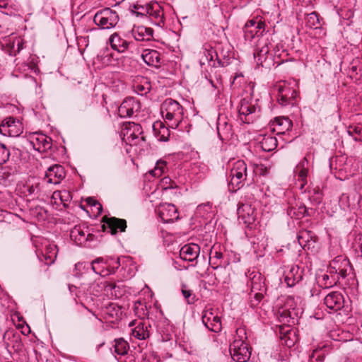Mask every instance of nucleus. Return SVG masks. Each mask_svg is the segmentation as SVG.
<instances>
[{
    "instance_id": "nucleus-1",
    "label": "nucleus",
    "mask_w": 362,
    "mask_h": 362,
    "mask_svg": "<svg viewBox=\"0 0 362 362\" xmlns=\"http://www.w3.org/2000/svg\"><path fill=\"white\" fill-rule=\"evenodd\" d=\"M160 113L168 126L174 129L178 127L184 118V108L172 98H167L162 103Z\"/></svg>"
},
{
    "instance_id": "nucleus-2",
    "label": "nucleus",
    "mask_w": 362,
    "mask_h": 362,
    "mask_svg": "<svg viewBox=\"0 0 362 362\" xmlns=\"http://www.w3.org/2000/svg\"><path fill=\"white\" fill-rule=\"evenodd\" d=\"M233 341L230 345V354L236 362H247L251 353L246 343L247 339L246 329L244 327L237 328Z\"/></svg>"
},
{
    "instance_id": "nucleus-3",
    "label": "nucleus",
    "mask_w": 362,
    "mask_h": 362,
    "mask_svg": "<svg viewBox=\"0 0 362 362\" xmlns=\"http://www.w3.org/2000/svg\"><path fill=\"white\" fill-rule=\"evenodd\" d=\"M248 176L247 168L245 162L238 160L233 164L230 172V180L228 184L229 191L235 192L240 189Z\"/></svg>"
},
{
    "instance_id": "nucleus-4",
    "label": "nucleus",
    "mask_w": 362,
    "mask_h": 362,
    "mask_svg": "<svg viewBox=\"0 0 362 362\" xmlns=\"http://www.w3.org/2000/svg\"><path fill=\"white\" fill-rule=\"evenodd\" d=\"M269 45H271V42L269 37H262L258 39L254 52V58L257 66L269 68L272 64Z\"/></svg>"
},
{
    "instance_id": "nucleus-5",
    "label": "nucleus",
    "mask_w": 362,
    "mask_h": 362,
    "mask_svg": "<svg viewBox=\"0 0 362 362\" xmlns=\"http://www.w3.org/2000/svg\"><path fill=\"white\" fill-rule=\"evenodd\" d=\"M121 134L123 136L122 139L130 146L141 145L145 141V137L142 135V127L137 123L124 124Z\"/></svg>"
},
{
    "instance_id": "nucleus-6",
    "label": "nucleus",
    "mask_w": 362,
    "mask_h": 362,
    "mask_svg": "<svg viewBox=\"0 0 362 362\" xmlns=\"http://www.w3.org/2000/svg\"><path fill=\"white\" fill-rule=\"evenodd\" d=\"M274 90L277 91V100L281 105L293 106L296 103L297 91L291 83L286 81L278 83L275 85Z\"/></svg>"
},
{
    "instance_id": "nucleus-7",
    "label": "nucleus",
    "mask_w": 362,
    "mask_h": 362,
    "mask_svg": "<svg viewBox=\"0 0 362 362\" xmlns=\"http://www.w3.org/2000/svg\"><path fill=\"white\" fill-rule=\"evenodd\" d=\"M120 266L119 259L110 258L105 260L103 257H98L92 261L90 267L92 270L101 276H106L114 274Z\"/></svg>"
},
{
    "instance_id": "nucleus-8",
    "label": "nucleus",
    "mask_w": 362,
    "mask_h": 362,
    "mask_svg": "<svg viewBox=\"0 0 362 362\" xmlns=\"http://www.w3.org/2000/svg\"><path fill=\"white\" fill-rule=\"evenodd\" d=\"M93 21L101 29H111L118 23L119 16L111 8H105L95 14Z\"/></svg>"
},
{
    "instance_id": "nucleus-9",
    "label": "nucleus",
    "mask_w": 362,
    "mask_h": 362,
    "mask_svg": "<svg viewBox=\"0 0 362 362\" xmlns=\"http://www.w3.org/2000/svg\"><path fill=\"white\" fill-rule=\"evenodd\" d=\"M259 108L252 100L247 98L241 100L238 106L240 119L247 124L252 123L258 117Z\"/></svg>"
},
{
    "instance_id": "nucleus-10",
    "label": "nucleus",
    "mask_w": 362,
    "mask_h": 362,
    "mask_svg": "<svg viewBox=\"0 0 362 362\" xmlns=\"http://www.w3.org/2000/svg\"><path fill=\"white\" fill-rule=\"evenodd\" d=\"M23 132L21 122L13 117L5 118L0 124V134L6 136L17 137Z\"/></svg>"
},
{
    "instance_id": "nucleus-11",
    "label": "nucleus",
    "mask_w": 362,
    "mask_h": 362,
    "mask_svg": "<svg viewBox=\"0 0 362 362\" xmlns=\"http://www.w3.org/2000/svg\"><path fill=\"white\" fill-rule=\"evenodd\" d=\"M265 30V23L261 20H249L244 27L245 38L246 40H252L255 37L259 39L262 37H269L267 34L263 35Z\"/></svg>"
},
{
    "instance_id": "nucleus-12",
    "label": "nucleus",
    "mask_w": 362,
    "mask_h": 362,
    "mask_svg": "<svg viewBox=\"0 0 362 362\" xmlns=\"http://www.w3.org/2000/svg\"><path fill=\"white\" fill-rule=\"evenodd\" d=\"M202 320L204 326L210 331L219 332L222 325L220 317L216 310L211 307H206L202 313Z\"/></svg>"
},
{
    "instance_id": "nucleus-13",
    "label": "nucleus",
    "mask_w": 362,
    "mask_h": 362,
    "mask_svg": "<svg viewBox=\"0 0 362 362\" xmlns=\"http://www.w3.org/2000/svg\"><path fill=\"white\" fill-rule=\"evenodd\" d=\"M156 212L163 223H171L179 218L177 209L173 204L161 203L156 207Z\"/></svg>"
},
{
    "instance_id": "nucleus-14",
    "label": "nucleus",
    "mask_w": 362,
    "mask_h": 362,
    "mask_svg": "<svg viewBox=\"0 0 362 362\" xmlns=\"http://www.w3.org/2000/svg\"><path fill=\"white\" fill-rule=\"evenodd\" d=\"M141 103L132 97L125 98L118 107V115L121 117H132L139 112Z\"/></svg>"
},
{
    "instance_id": "nucleus-15",
    "label": "nucleus",
    "mask_w": 362,
    "mask_h": 362,
    "mask_svg": "<svg viewBox=\"0 0 362 362\" xmlns=\"http://www.w3.org/2000/svg\"><path fill=\"white\" fill-rule=\"evenodd\" d=\"M349 269L350 262L349 259L342 256H337L330 262L328 272L329 274H338L339 279H344L348 275Z\"/></svg>"
},
{
    "instance_id": "nucleus-16",
    "label": "nucleus",
    "mask_w": 362,
    "mask_h": 362,
    "mask_svg": "<svg viewBox=\"0 0 362 362\" xmlns=\"http://www.w3.org/2000/svg\"><path fill=\"white\" fill-rule=\"evenodd\" d=\"M237 214L239 221L247 227L253 224L256 220L255 209L250 204H239Z\"/></svg>"
},
{
    "instance_id": "nucleus-17",
    "label": "nucleus",
    "mask_w": 362,
    "mask_h": 362,
    "mask_svg": "<svg viewBox=\"0 0 362 362\" xmlns=\"http://www.w3.org/2000/svg\"><path fill=\"white\" fill-rule=\"evenodd\" d=\"M300 303V298H296L293 296H288L281 316L286 318L289 317L292 320L298 317L301 314V308L299 307Z\"/></svg>"
},
{
    "instance_id": "nucleus-18",
    "label": "nucleus",
    "mask_w": 362,
    "mask_h": 362,
    "mask_svg": "<svg viewBox=\"0 0 362 362\" xmlns=\"http://www.w3.org/2000/svg\"><path fill=\"white\" fill-rule=\"evenodd\" d=\"M25 41L21 37L12 36L2 44L3 50L10 56H16L24 47Z\"/></svg>"
},
{
    "instance_id": "nucleus-19",
    "label": "nucleus",
    "mask_w": 362,
    "mask_h": 362,
    "mask_svg": "<svg viewBox=\"0 0 362 362\" xmlns=\"http://www.w3.org/2000/svg\"><path fill=\"white\" fill-rule=\"evenodd\" d=\"M308 160L306 157H304L300 160L293 170L294 177L297 178V181L299 182V189L300 190L303 189L308 182Z\"/></svg>"
},
{
    "instance_id": "nucleus-20",
    "label": "nucleus",
    "mask_w": 362,
    "mask_h": 362,
    "mask_svg": "<svg viewBox=\"0 0 362 362\" xmlns=\"http://www.w3.org/2000/svg\"><path fill=\"white\" fill-rule=\"evenodd\" d=\"M324 303L330 312H337L344 308V298L340 292L334 291L325 296Z\"/></svg>"
},
{
    "instance_id": "nucleus-21",
    "label": "nucleus",
    "mask_w": 362,
    "mask_h": 362,
    "mask_svg": "<svg viewBox=\"0 0 362 362\" xmlns=\"http://www.w3.org/2000/svg\"><path fill=\"white\" fill-rule=\"evenodd\" d=\"M92 236L88 228L83 226H76L70 232V238L77 245H83L88 240H92Z\"/></svg>"
},
{
    "instance_id": "nucleus-22",
    "label": "nucleus",
    "mask_w": 362,
    "mask_h": 362,
    "mask_svg": "<svg viewBox=\"0 0 362 362\" xmlns=\"http://www.w3.org/2000/svg\"><path fill=\"white\" fill-rule=\"evenodd\" d=\"M303 276V269L298 265H291L284 272V281L288 287H293L299 283Z\"/></svg>"
},
{
    "instance_id": "nucleus-23",
    "label": "nucleus",
    "mask_w": 362,
    "mask_h": 362,
    "mask_svg": "<svg viewBox=\"0 0 362 362\" xmlns=\"http://www.w3.org/2000/svg\"><path fill=\"white\" fill-rule=\"evenodd\" d=\"M66 173L63 166L54 165L50 166L45 174V180L50 184L57 185L65 177Z\"/></svg>"
},
{
    "instance_id": "nucleus-24",
    "label": "nucleus",
    "mask_w": 362,
    "mask_h": 362,
    "mask_svg": "<svg viewBox=\"0 0 362 362\" xmlns=\"http://www.w3.org/2000/svg\"><path fill=\"white\" fill-rule=\"evenodd\" d=\"M102 317L107 321L113 322L122 315V308L115 303H109L101 308Z\"/></svg>"
},
{
    "instance_id": "nucleus-25",
    "label": "nucleus",
    "mask_w": 362,
    "mask_h": 362,
    "mask_svg": "<svg viewBox=\"0 0 362 362\" xmlns=\"http://www.w3.org/2000/svg\"><path fill=\"white\" fill-rule=\"evenodd\" d=\"M200 253V247L197 244L189 243L182 246L180 250V257L184 261L193 262Z\"/></svg>"
},
{
    "instance_id": "nucleus-26",
    "label": "nucleus",
    "mask_w": 362,
    "mask_h": 362,
    "mask_svg": "<svg viewBox=\"0 0 362 362\" xmlns=\"http://www.w3.org/2000/svg\"><path fill=\"white\" fill-rule=\"evenodd\" d=\"M126 228V221L115 217L107 218L105 223L103 225L104 230L112 235L116 234L118 231H124Z\"/></svg>"
},
{
    "instance_id": "nucleus-27",
    "label": "nucleus",
    "mask_w": 362,
    "mask_h": 362,
    "mask_svg": "<svg viewBox=\"0 0 362 362\" xmlns=\"http://www.w3.org/2000/svg\"><path fill=\"white\" fill-rule=\"evenodd\" d=\"M153 33L152 28L141 25L134 26L127 36L130 35L136 41H149L153 38Z\"/></svg>"
},
{
    "instance_id": "nucleus-28",
    "label": "nucleus",
    "mask_w": 362,
    "mask_h": 362,
    "mask_svg": "<svg viewBox=\"0 0 362 362\" xmlns=\"http://www.w3.org/2000/svg\"><path fill=\"white\" fill-rule=\"evenodd\" d=\"M57 251L56 245L48 243L45 245V248L42 251L41 254L37 253V255L40 261H45V264L50 265L54 262ZM37 252H38V250H37Z\"/></svg>"
},
{
    "instance_id": "nucleus-29",
    "label": "nucleus",
    "mask_w": 362,
    "mask_h": 362,
    "mask_svg": "<svg viewBox=\"0 0 362 362\" xmlns=\"http://www.w3.org/2000/svg\"><path fill=\"white\" fill-rule=\"evenodd\" d=\"M250 282L247 285L250 286L252 292L266 291L264 277L258 272H252L250 274Z\"/></svg>"
},
{
    "instance_id": "nucleus-30",
    "label": "nucleus",
    "mask_w": 362,
    "mask_h": 362,
    "mask_svg": "<svg viewBox=\"0 0 362 362\" xmlns=\"http://www.w3.org/2000/svg\"><path fill=\"white\" fill-rule=\"evenodd\" d=\"M141 58L148 66L159 67L162 64L160 54L155 49H144L141 54Z\"/></svg>"
},
{
    "instance_id": "nucleus-31",
    "label": "nucleus",
    "mask_w": 362,
    "mask_h": 362,
    "mask_svg": "<svg viewBox=\"0 0 362 362\" xmlns=\"http://www.w3.org/2000/svg\"><path fill=\"white\" fill-rule=\"evenodd\" d=\"M52 139L42 134H36L32 137L33 147L38 151H45L52 147Z\"/></svg>"
},
{
    "instance_id": "nucleus-32",
    "label": "nucleus",
    "mask_w": 362,
    "mask_h": 362,
    "mask_svg": "<svg viewBox=\"0 0 362 362\" xmlns=\"http://www.w3.org/2000/svg\"><path fill=\"white\" fill-rule=\"evenodd\" d=\"M109 42L111 47L118 52H124L128 49L130 45V42L127 40L122 38L117 33L110 35Z\"/></svg>"
},
{
    "instance_id": "nucleus-33",
    "label": "nucleus",
    "mask_w": 362,
    "mask_h": 362,
    "mask_svg": "<svg viewBox=\"0 0 362 362\" xmlns=\"http://www.w3.org/2000/svg\"><path fill=\"white\" fill-rule=\"evenodd\" d=\"M273 131L277 134H284L292 127V122L288 117H276L272 122Z\"/></svg>"
},
{
    "instance_id": "nucleus-34",
    "label": "nucleus",
    "mask_w": 362,
    "mask_h": 362,
    "mask_svg": "<svg viewBox=\"0 0 362 362\" xmlns=\"http://www.w3.org/2000/svg\"><path fill=\"white\" fill-rule=\"evenodd\" d=\"M148 16L152 20H155L157 23L163 22V11L161 6L157 2H151L149 4V10Z\"/></svg>"
},
{
    "instance_id": "nucleus-35",
    "label": "nucleus",
    "mask_w": 362,
    "mask_h": 362,
    "mask_svg": "<svg viewBox=\"0 0 362 362\" xmlns=\"http://www.w3.org/2000/svg\"><path fill=\"white\" fill-rule=\"evenodd\" d=\"M148 325L145 322L139 323L133 329L132 335L138 339H145L149 337Z\"/></svg>"
},
{
    "instance_id": "nucleus-36",
    "label": "nucleus",
    "mask_w": 362,
    "mask_h": 362,
    "mask_svg": "<svg viewBox=\"0 0 362 362\" xmlns=\"http://www.w3.org/2000/svg\"><path fill=\"white\" fill-rule=\"evenodd\" d=\"M16 67L20 71L25 73V75L29 73H36L38 71L36 64L32 59L30 62H17Z\"/></svg>"
},
{
    "instance_id": "nucleus-37",
    "label": "nucleus",
    "mask_w": 362,
    "mask_h": 362,
    "mask_svg": "<svg viewBox=\"0 0 362 362\" xmlns=\"http://www.w3.org/2000/svg\"><path fill=\"white\" fill-rule=\"evenodd\" d=\"M261 148L264 151L269 152L277 147V140L272 136H266L260 141Z\"/></svg>"
},
{
    "instance_id": "nucleus-38",
    "label": "nucleus",
    "mask_w": 362,
    "mask_h": 362,
    "mask_svg": "<svg viewBox=\"0 0 362 362\" xmlns=\"http://www.w3.org/2000/svg\"><path fill=\"white\" fill-rule=\"evenodd\" d=\"M115 353L119 356L127 354L129 349L128 343L122 338L115 339Z\"/></svg>"
},
{
    "instance_id": "nucleus-39",
    "label": "nucleus",
    "mask_w": 362,
    "mask_h": 362,
    "mask_svg": "<svg viewBox=\"0 0 362 362\" xmlns=\"http://www.w3.org/2000/svg\"><path fill=\"white\" fill-rule=\"evenodd\" d=\"M306 26L310 28L317 29L320 28L321 23L319 15L317 12L314 11L307 15L305 18Z\"/></svg>"
},
{
    "instance_id": "nucleus-40",
    "label": "nucleus",
    "mask_w": 362,
    "mask_h": 362,
    "mask_svg": "<svg viewBox=\"0 0 362 362\" xmlns=\"http://www.w3.org/2000/svg\"><path fill=\"white\" fill-rule=\"evenodd\" d=\"M339 281V279L338 274L329 273V274H324L322 276L320 284L321 286L325 288H330L336 285Z\"/></svg>"
},
{
    "instance_id": "nucleus-41",
    "label": "nucleus",
    "mask_w": 362,
    "mask_h": 362,
    "mask_svg": "<svg viewBox=\"0 0 362 362\" xmlns=\"http://www.w3.org/2000/svg\"><path fill=\"white\" fill-rule=\"evenodd\" d=\"M347 133L353 137L356 141H362V124H357L350 125L347 128Z\"/></svg>"
},
{
    "instance_id": "nucleus-42",
    "label": "nucleus",
    "mask_w": 362,
    "mask_h": 362,
    "mask_svg": "<svg viewBox=\"0 0 362 362\" xmlns=\"http://www.w3.org/2000/svg\"><path fill=\"white\" fill-rule=\"evenodd\" d=\"M52 198L54 199H59L61 203L66 205L71 199V194L67 190L55 191L52 194Z\"/></svg>"
},
{
    "instance_id": "nucleus-43",
    "label": "nucleus",
    "mask_w": 362,
    "mask_h": 362,
    "mask_svg": "<svg viewBox=\"0 0 362 362\" xmlns=\"http://www.w3.org/2000/svg\"><path fill=\"white\" fill-rule=\"evenodd\" d=\"M266 291H256L250 293V305L251 308H255L257 307L264 297Z\"/></svg>"
},
{
    "instance_id": "nucleus-44",
    "label": "nucleus",
    "mask_w": 362,
    "mask_h": 362,
    "mask_svg": "<svg viewBox=\"0 0 362 362\" xmlns=\"http://www.w3.org/2000/svg\"><path fill=\"white\" fill-rule=\"evenodd\" d=\"M157 126L160 127V129H159L158 134V139L159 141H168L169 136H170V132H169L168 128L165 127L163 124V123L158 122L153 125V129L155 132H156Z\"/></svg>"
},
{
    "instance_id": "nucleus-45",
    "label": "nucleus",
    "mask_w": 362,
    "mask_h": 362,
    "mask_svg": "<svg viewBox=\"0 0 362 362\" xmlns=\"http://www.w3.org/2000/svg\"><path fill=\"white\" fill-rule=\"evenodd\" d=\"M167 163L164 160L157 161L155 168L149 171V174L153 177L161 176L165 170Z\"/></svg>"
},
{
    "instance_id": "nucleus-46",
    "label": "nucleus",
    "mask_w": 362,
    "mask_h": 362,
    "mask_svg": "<svg viewBox=\"0 0 362 362\" xmlns=\"http://www.w3.org/2000/svg\"><path fill=\"white\" fill-rule=\"evenodd\" d=\"M149 10V4L141 5L139 4H134L132 12L137 16H147Z\"/></svg>"
},
{
    "instance_id": "nucleus-47",
    "label": "nucleus",
    "mask_w": 362,
    "mask_h": 362,
    "mask_svg": "<svg viewBox=\"0 0 362 362\" xmlns=\"http://www.w3.org/2000/svg\"><path fill=\"white\" fill-rule=\"evenodd\" d=\"M134 310L135 314L141 318H144L148 316L146 306L143 305L140 301L135 303Z\"/></svg>"
},
{
    "instance_id": "nucleus-48",
    "label": "nucleus",
    "mask_w": 362,
    "mask_h": 362,
    "mask_svg": "<svg viewBox=\"0 0 362 362\" xmlns=\"http://www.w3.org/2000/svg\"><path fill=\"white\" fill-rule=\"evenodd\" d=\"M134 90L139 95H144L148 93L151 90V85L148 81H145L144 84L136 83L134 86Z\"/></svg>"
},
{
    "instance_id": "nucleus-49",
    "label": "nucleus",
    "mask_w": 362,
    "mask_h": 362,
    "mask_svg": "<svg viewBox=\"0 0 362 362\" xmlns=\"http://www.w3.org/2000/svg\"><path fill=\"white\" fill-rule=\"evenodd\" d=\"M10 150L5 144L0 143V165L6 163L10 158Z\"/></svg>"
},
{
    "instance_id": "nucleus-50",
    "label": "nucleus",
    "mask_w": 362,
    "mask_h": 362,
    "mask_svg": "<svg viewBox=\"0 0 362 362\" xmlns=\"http://www.w3.org/2000/svg\"><path fill=\"white\" fill-rule=\"evenodd\" d=\"M217 129L218 136L222 141L228 140L232 135L230 126H226L223 129H221V127L218 125Z\"/></svg>"
},
{
    "instance_id": "nucleus-51",
    "label": "nucleus",
    "mask_w": 362,
    "mask_h": 362,
    "mask_svg": "<svg viewBox=\"0 0 362 362\" xmlns=\"http://www.w3.org/2000/svg\"><path fill=\"white\" fill-rule=\"evenodd\" d=\"M104 287H105V285H103L98 282H94L90 285V286L88 289V291L89 292V293L90 295H93L95 296H100V294L102 292Z\"/></svg>"
},
{
    "instance_id": "nucleus-52",
    "label": "nucleus",
    "mask_w": 362,
    "mask_h": 362,
    "mask_svg": "<svg viewBox=\"0 0 362 362\" xmlns=\"http://www.w3.org/2000/svg\"><path fill=\"white\" fill-rule=\"evenodd\" d=\"M160 186L163 189H173L177 187L175 182L168 176H165L161 179Z\"/></svg>"
},
{
    "instance_id": "nucleus-53",
    "label": "nucleus",
    "mask_w": 362,
    "mask_h": 362,
    "mask_svg": "<svg viewBox=\"0 0 362 362\" xmlns=\"http://www.w3.org/2000/svg\"><path fill=\"white\" fill-rule=\"evenodd\" d=\"M69 289L71 293L75 295V302L78 303L77 298L80 299L81 298V292L79 288H78L76 286L74 285H69Z\"/></svg>"
},
{
    "instance_id": "nucleus-54",
    "label": "nucleus",
    "mask_w": 362,
    "mask_h": 362,
    "mask_svg": "<svg viewBox=\"0 0 362 362\" xmlns=\"http://www.w3.org/2000/svg\"><path fill=\"white\" fill-rule=\"evenodd\" d=\"M86 202L88 205L95 207L98 212H100L102 211V205L94 198L88 197L86 199Z\"/></svg>"
},
{
    "instance_id": "nucleus-55",
    "label": "nucleus",
    "mask_w": 362,
    "mask_h": 362,
    "mask_svg": "<svg viewBox=\"0 0 362 362\" xmlns=\"http://www.w3.org/2000/svg\"><path fill=\"white\" fill-rule=\"evenodd\" d=\"M182 293L184 298L187 300L189 303H190L189 298L192 296V291L187 289H182Z\"/></svg>"
},
{
    "instance_id": "nucleus-56",
    "label": "nucleus",
    "mask_w": 362,
    "mask_h": 362,
    "mask_svg": "<svg viewBox=\"0 0 362 362\" xmlns=\"http://www.w3.org/2000/svg\"><path fill=\"white\" fill-rule=\"evenodd\" d=\"M86 264L84 262H78L75 264V270L81 272L82 269H85Z\"/></svg>"
},
{
    "instance_id": "nucleus-57",
    "label": "nucleus",
    "mask_w": 362,
    "mask_h": 362,
    "mask_svg": "<svg viewBox=\"0 0 362 362\" xmlns=\"http://www.w3.org/2000/svg\"><path fill=\"white\" fill-rule=\"evenodd\" d=\"M81 305H83L86 309H87V310H88V312H90L93 315H94L97 320H98L99 321L102 322V320H101L100 318H99V317H98V316H97V315H95V314L92 310H90V309H88L86 306H85V305H83V303H81Z\"/></svg>"
},
{
    "instance_id": "nucleus-58",
    "label": "nucleus",
    "mask_w": 362,
    "mask_h": 362,
    "mask_svg": "<svg viewBox=\"0 0 362 362\" xmlns=\"http://www.w3.org/2000/svg\"><path fill=\"white\" fill-rule=\"evenodd\" d=\"M349 199L348 196L343 194L340 199V203L342 204L343 202Z\"/></svg>"
},
{
    "instance_id": "nucleus-59",
    "label": "nucleus",
    "mask_w": 362,
    "mask_h": 362,
    "mask_svg": "<svg viewBox=\"0 0 362 362\" xmlns=\"http://www.w3.org/2000/svg\"><path fill=\"white\" fill-rule=\"evenodd\" d=\"M206 206L210 208L209 204L208 203L207 204L199 205V206H198L197 209H198V210H201L202 208L206 207Z\"/></svg>"
},
{
    "instance_id": "nucleus-60",
    "label": "nucleus",
    "mask_w": 362,
    "mask_h": 362,
    "mask_svg": "<svg viewBox=\"0 0 362 362\" xmlns=\"http://www.w3.org/2000/svg\"><path fill=\"white\" fill-rule=\"evenodd\" d=\"M218 64H219V66H224L226 65V62H222L218 58Z\"/></svg>"
},
{
    "instance_id": "nucleus-61",
    "label": "nucleus",
    "mask_w": 362,
    "mask_h": 362,
    "mask_svg": "<svg viewBox=\"0 0 362 362\" xmlns=\"http://www.w3.org/2000/svg\"><path fill=\"white\" fill-rule=\"evenodd\" d=\"M207 81L211 85L212 88L214 89L216 88L214 81L211 79H207Z\"/></svg>"
},
{
    "instance_id": "nucleus-62",
    "label": "nucleus",
    "mask_w": 362,
    "mask_h": 362,
    "mask_svg": "<svg viewBox=\"0 0 362 362\" xmlns=\"http://www.w3.org/2000/svg\"><path fill=\"white\" fill-rule=\"evenodd\" d=\"M215 257L220 259L222 257V254L221 252H215Z\"/></svg>"
},
{
    "instance_id": "nucleus-63",
    "label": "nucleus",
    "mask_w": 362,
    "mask_h": 362,
    "mask_svg": "<svg viewBox=\"0 0 362 362\" xmlns=\"http://www.w3.org/2000/svg\"><path fill=\"white\" fill-rule=\"evenodd\" d=\"M106 288H110V289H113V288H115V286L112 284H110L106 286Z\"/></svg>"
},
{
    "instance_id": "nucleus-64",
    "label": "nucleus",
    "mask_w": 362,
    "mask_h": 362,
    "mask_svg": "<svg viewBox=\"0 0 362 362\" xmlns=\"http://www.w3.org/2000/svg\"><path fill=\"white\" fill-rule=\"evenodd\" d=\"M360 252H361V254L362 255V243H361V246H360Z\"/></svg>"
}]
</instances>
